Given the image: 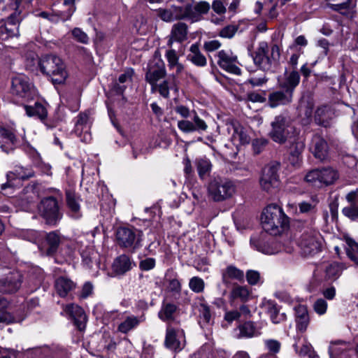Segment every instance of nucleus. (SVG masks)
Returning a JSON list of instances; mask_svg holds the SVG:
<instances>
[{
  "label": "nucleus",
  "mask_w": 358,
  "mask_h": 358,
  "mask_svg": "<svg viewBox=\"0 0 358 358\" xmlns=\"http://www.w3.org/2000/svg\"><path fill=\"white\" fill-rule=\"evenodd\" d=\"M32 0H3V10L8 13L6 19L0 21V40L7 41L20 36V22L27 15Z\"/></svg>",
  "instance_id": "nucleus-1"
},
{
  "label": "nucleus",
  "mask_w": 358,
  "mask_h": 358,
  "mask_svg": "<svg viewBox=\"0 0 358 358\" xmlns=\"http://www.w3.org/2000/svg\"><path fill=\"white\" fill-rule=\"evenodd\" d=\"M36 64H38L41 72L50 77L54 83H64L68 77L64 62L56 55L48 54L38 58L37 55L33 54L30 60L27 59L26 67L33 70L32 66Z\"/></svg>",
  "instance_id": "nucleus-2"
},
{
  "label": "nucleus",
  "mask_w": 358,
  "mask_h": 358,
  "mask_svg": "<svg viewBox=\"0 0 358 358\" xmlns=\"http://www.w3.org/2000/svg\"><path fill=\"white\" fill-rule=\"evenodd\" d=\"M174 20H187L195 22L201 20V15L208 12L210 5L201 1L196 4L186 3L182 6H171Z\"/></svg>",
  "instance_id": "nucleus-3"
},
{
  "label": "nucleus",
  "mask_w": 358,
  "mask_h": 358,
  "mask_svg": "<svg viewBox=\"0 0 358 358\" xmlns=\"http://www.w3.org/2000/svg\"><path fill=\"white\" fill-rule=\"evenodd\" d=\"M300 81V76L296 71H292L285 78V80L280 83V86L282 91H279L270 94V107H274L279 104H285L291 101L292 94L295 87L299 85Z\"/></svg>",
  "instance_id": "nucleus-4"
},
{
  "label": "nucleus",
  "mask_w": 358,
  "mask_h": 358,
  "mask_svg": "<svg viewBox=\"0 0 358 358\" xmlns=\"http://www.w3.org/2000/svg\"><path fill=\"white\" fill-rule=\"evenodd\" d=\"M235 191L234 185L227 179L214 178L208 185V194L215 201H222L231 198Z\"/></svg>",
  "instance_id": "nucleus-5"
},
{
  "label": "nucleus",
  "mask_w": 358,
  "mask_h": 358,
  "mask_svg": "<svg viewBox=\"0 0 358 358\" xmlns=\"http://www.w3.org/2000/svg\"><path fill=\"white\" fill-rule=\"evenodd\" d=\"M339 178L338 172L330 167L315 169L308 171L304 180L312 186L321 187L334 184Z\"/></svg>",
  "instance_id": "nucleus-6"
},
{
  "label": "nucleus",
  "mask_w": 358,
  "mask_h": 358,
  "mask_svg": "<svg viewBox=\"0 0 358 358\" xmlns=\"http://www.w3.org/2000/svg\"><path fill=\"white\" fill-rule=\"evenodd\" d=\"M143 236V231L133 227H122L118 228L116 232L117 244L122 248L133 250L141 246Z\"/></svg>",
  "instance_id": "nucleus-7"
},
{
  "label": "nucleus",
  "mask_w": 358,
  "mask_h": 358,
  "mask_svg": "<svg viewBox=\"0 0 358 358\" xmlns=\"http://www.w3.org/2000/svg\"><path fill=\"white\" fill-rule=\"evenodd\" d=\"M166 75L165 64L155 52L153 58L149 62L148 70L145 75V81L150 84V87L164 78Z\"/></svg>",
  "instance_id": "nucleus-8"
},
{
  "label": "nucleus",
  "mask_w": 358,
  "mask_h": 358,
  "mask_svg": "<svg viewBox=\"0 0 358 358\" xmlns=\"http://www.w3.org/2000/svg\"><path fill=\"white\" fill-rule=\"evenodd\" d=\"M268 207H265L260 216V222L262 226V231L258 235L253 236L251 238V243L255 247V248L264 253L267 255L268 253V232L267 225L268 224Z\"/></svg>",
  "instance_id": "nucleus-9"
},
{
  "label": "nucleus",
  "mask_w": 358,
  "mask_h": 358,
  "mask_svg": "<svg viewBox=\"0 0 358 358\" xmlns=\"http://www.w3.org/2000/svg\"><path fill=\"white\" fill-rule=\"evenodd\" d=\"M299 245L305 255H312L320 251L322 237L318 232H306L301 236Z\"/></svg>",
  "instance_id": "nucleus-10"
},
{
  "label": "nucleus",
  "mask_w": 358,
  "mask_h": 358,
  "mask_svg": "<svg viewBox=\"0 0 358 358\" xmlns=\"http://www.w3.org/2000/svg\"><path fill=\"white\" fill-rule=\"evenodd\" d=\"M32 84L24 74H17L11 78L10 92L19 98L24 99L31 94Z\"/></svg>",
  "instance_id": "nucleus-11"
},
{
  "label": "nucleus",
  "mask_w": 358,
  "mask_h": 358,
  "mask_svg": "<svg viewBox=\"0 0 358 358\" xmlns=\"http://www.w3.org/2000/svg\"><path fill=\"white\" fill-rule=\"evenodd\" d=\"M95 355L99 358H109L116 348V343L108 333H104L97 342H91Z\"/></svg>",
  "instance_id": "nucleus-12"
},
{
  "label": "nucleus",
  "mask_w": 358,
  "mask_h": 358,
  "mask_svg": "<svg viewBox=\"0 0 358 358\" xmlns=\"http://www.w3.org/2000/svg\"><path fill=\"white\" fill-rule=\"evenodd\" d=\"M185 344V332L182 329L174 328L169 324L166 328L165 345L167 348L174 350H181Z\"/></svg>",
  "instance_id": "nucleus-13"
},
{
  "label": "nucleus",
  "mask_w": 358,
  "mask_h": 358,
  "mask_svg": "<svg viewBox=\"0 0 358 358\" xmlns=\"http://www.w3.org/2000/svg\"><path fill=\"white\" fill-rule=\"evenodd\" d=\"M39 210L48 224H53L60 218L58 203L53 196L43 199L41 202Z\"/></svg>",
  "instance_id": "nucleus-14"
},
{
  "label": "nucleus",
  "mask_w": 358,
  "mask_h": 358,
  "mask_svg": "<svg viewBox=\"0 0 358 358\" xmlns=\"http://www.w3.org/2000/svg\"><path fill=\"white\" fill-rule=\"evenodd\" d=\"M217 57V64L221 69L234 75L241 74V70L237 66L238 63L237 56L234 55L230 50L219 51Z\"/></svg>",
  "instance_id": "nucleus-15"
},
{
  "label": "nucleus",
  "mask_w": 358,
  "mask_h": 358,
  "mask_svg": "<svg viewBox=\"0 0 358 358\" xmlns=\"http://www.w3.org/2000/svg\"><path fill=\"white\" fill-rule=\"evenodd\" d=\"M92 121L88 113H79L76 118L74 132L80 140L89 143L91 139L90 129Z\"/></svg>",
  "instance_id": "nucleus-16"
},
{
  "label": "nucleus",
  "mask_w": 358,
  "mask_h": 358,
  "mask_svg": "<svg viewBox=\"0 0 358 358\" xmlns=\"http://www.w3.org/2000/svg\"><path fill=\"white\" fill-rule=\"evenodd\" d=\"M229 132H231V141L236 146L249 144L250 137L246 129L237 121L231 120L227 127Z\"/></svg>",
  "instance_id": "nucleus-17"
},
{
  "label": "nucleus",
  "mask_w": 358,
  "mask_h": 358,
  "mask_svg": "<svg viewBox=\"0 0 358 358\" xmlns=\"http://www.w3.org/2000/svg\"><path fill=\"white\" fill-rule=\"evenodd\" d=\"M64 313L73 319L75 324L80 330L85 327L87 316L83 309L75 303H69L64 306Z\"/></svg>",
  "instance_id": "nucleus-18"
},
{
  "label": "nucleus",
  "mask_w": 358,
  "mask_h": 358,
  "mask_svg": "<svg viewBox=\"0 0 358 358\" xmlns=\"http://www.w3.org/2000/svg\"><path fill=\"white\" fill-rule=\"evenodd\" d=\"M34 171L31 168L17 166L15 167L14 171H10L7 173L8 182L2 185V189L13 185V180L16 179L27 180L34 176Z\"/></svg>",
  "instance_id": "nucleus-19"
},
{
  "label": "nucleus",
  "mask_w": 358,
  "mask_h": 358,
  "mask_svg": "<svg viewBox=\"0 0 358 358\" xmlns=\"http://www.w3.org/2000/svg\"><path fill=\"white\" fill-rule=\"evenodd\" d=\"M177 85L174 76H169L162 82L157 83L151 86V92L152 93H159V94L164 99L169 97L171 90L177 91Z\"/></svg>",
  "instance_id": "nucleus-20"
},
{
  "label": "nucleus",
  "mask_w": 358,
  "mask_h": 358,
  "mask_svg": "<svg viewBox=\"0 0 358 358\" xmlns=\"http://www.w3.org/2000/svg\"><path fill=\"white\" fill-rule=\"evenodd\" d=\"M55 287L59 296L66 297L76 289V283L67 276H59L55 280Z\"/></svg>",
  "instance_id": "nucleus-21"
},
{
  "label": "nucleus",
  "mask_w": 358,
  "mask_h": 358,
  "mask_svg": "<svg viewBox=\"0 0 358 358\" xmlns=\"http://www.w3.org/2000/svg\"><path fill=\"white\" fill-rule=\"evenodd\" d=\"M273 131L271 137L274 141L282 143L287 138L289 130L284 119L279 116L276 121L272 124Z\"/></svg>",
  "instance_id": "nucleus-22"
},
{
  "label": "nucleus",
  "mask_w": 358,
  "mask_h": 358,
  "mask_svg": "<svg viewBox=\"0 0 358 358\" xmlns=\"http://www.w3.org/2000/svg\"><path fill=\"white\" fill-rule=\"evenodd\" d=\"M188 26L184 22H177L172 27L168 45H171L173 42L182 43L187 40Z\"/></svg>",
  "instance_id": "nucleus-23"
},
{
  "label": "nucleus",
  "mask_w": 358,
  "mask_h": 358,
  "mask_svg": "<svg viewBox=\"0 0 358 358\" xmlns=\"http://www.w3.org/2000/svg\"><path fill=\"white\" fill-rule=\"evenodd\" d=\"M312 149L314 156L324 161L328 157L329 149L327 143L320 136H314L312 140Z\"/></svg>",
  "instance_id": "nucleus-24"
},
{
  "label": "nucleus",
  "mask_w": 358,
  "mask_h": 358,
  "mask_svg": "<svg viewBox=\"0 0 358 358\" xmlns=\"http://www.w3.org/2000/svg\"><path fill=\"white\" fill-rule=\"evenodd\" d=\"M178 128L183 132L189 133L196 130H206L207 125L205 122L198 116L194 115L193 121L183 120L178 121Z\"/></svg>",
  "instance_id": "nucleus-25"
},
{
  "label": "nucleus",
  "mask_w": 358,
  "mask_h": 358,
  "mask_svg": "<svg viewBox=\"0 0 358 358\" xmlns=\"http://www.w3.org/2000/svg\"><path fill=\"white\" fill-rule=\"evenodd\" d=\"M268 45L266 42L259 43V47L255 52L253 60L255 64L261 69H265L268 64Z\"/></svg>",
  "instance_id": "nucleus-26"
},
{
  "label": "nucleus",
  "mask_w": 358,
  "mask_h": 358,
  "mask_svg": "<svg viewBox=\"0 0 358 358\" xmlns=\"http://www.w3.org/2000/svg\"><path fill=\"white\" fill-rule=\"evenodd\" d=\"M8 301L3 297L0 296V322H20L24 319V315H13L7 312Z\"/></svg>",
  "instance_id": "nucleus-27"
},
{
  "label": "nucleus",
  "mask_w": 358,
  "mask_h": 358,
  "mask_svg": "<svg viewBox=\"0 0 358 358\" xmlns=\"http://www.w3.org/2000/svg\"><path fill=\"white\" fill-rule=\"evenodd\" d=\"M133 262L126 255H122L117 257L113 262L112 267L113 271L118 275L125 273L131 269Z\"/></svg>",
  "instance_id": "nucleus-28"
},
{
  "label": "nucleus",
  "mask_w": 358,
  "mask_h": 358,
  "mask_svg": "<svg viewBox=\"0 0 358 358\" xmlns=\"http://www.w3.org/2000/svg\"><path fill=\"white\" fill-rule=\"evenodd\" d=\"M222 282L224 285H229L231 280L242 281L244 279V273L242 270L233 265L228 266L222 271Z\"/></svg>",
  "instance_id": "nucleus-29"
},
{
  "label": "nucleus",
  "mask_w": 358,
  "mask_h": 358,
  "mask_svg": "<svg viewBox=\"0 0 358 358\" xmlns=\"http://www.w3.org/2000/svg\"><path fill=\"white\" fill-rule=\"evenodd\" d=\"M145 320V317L144 315H141L140 317L134 315L128 316L120 323L117 329L121 333L127 334L136 328L141 322H144Z\"/></svg>",
  "instance_id": "nucleus-30"
},
{
  "label": "nucleus",
  "mask_w": 358,
  "mask_h": 358,
  "mask_svg": "<svg viewBox=\"0 0 358 358\" xmlns=\"http://www.w3.org/2000/svg\"><path fill=\"white\" fill-rule=\"evenodd\" d=\"M21 275L18 273H13L3 282L2 291L6 293L15 292L21 286Z\"/></svg>",
  "instance_id": "nucleus-31"
},
{
  "label": "nucleus",
  "mask_w": 358,
  "mask_h": 358,
  "mask_svg": "<svg viewBox=\"0 0 358 358\" xmlns=\"http://www.w3.org/2000/svg\"><path fill=\"white\" fill-rule=\"evenodd\" d=\"M189 54L187 58L192 64L197 66L203 67L207 64L206 57L201 52L199 45L198 43L192 44L189 48Z\"/></svg>",
  "instance_id": "nucleus-32"
},
{
  "label": "nucleus",
  "mask_w": 358,
  "mask_h": 358,
  "mask_svg": "<svg viewBox=\"0 0 358 358\" xmlns=\"http://www.w3.org/2000/svg\"><path fill=\"white\" fill-rule=\"evenodd\" d=\"M250 295V290L247 286L236 285L229 294V301L232 303L236 299L246 301Z\"/></svg>",
  "instance_id": "nucleus-33"
},
{
  "label": "nucleus",
  "mask_w": 358,
  "mask_h": 358,
  "mask_svg": "<svg viewBox=\"0 0 358 358\" xmlns=\"http://www.w3.org/2000/svg\"><path fill=\"white\" fill-rule=\"evenodd\" d=\"M356 4L357 0H346L345 2L337 4L329 3L328 7L343 15H348L353 12Z\"/></svg>",
  "instance_id": "nucleus-34"
},
{
  "label": "nucleus",
  "mask_w": 358,
  "mask_h": 358,
  "mask_svg": "<svg viewBox=\"0 0 358 358\" xmlns=\"http://www.w3.org/2000/svg\"><path fill=\"white\" fill-rule=\"evenodd\" d=\"M29 117H34L42 122L48 128L57 126L59 119L56 113H27Z\"/></svg>",
  "instance_id": "nucleus-35"
},
{
  "label": "nucleus",
  "mask_w": 358,
  "mask_h": 358,
  "mask_svg": "<svg viewBox=\"0 0 358 358\" xmlns=\"http://www.w3.org/2000/svg\"><path fill=\"white\" fill-rule=\"evenodd\" d=\"M177 309L176 305L171 303H164L162 306L158 316L164 322L172 320L174 319Z\"/></svg>",
  "instance_id": "nucleus-36"
},
{
  "label": "nucleus",
  "mask_w": 358,
  "mask_h": 358,
  "mask_svg": "<svg viewBox=\"0 0 358 358\" xmlns=\"http://www.w3.org/2000/svg\"><path fill=\"white\" fill-rule=\"evenodd\" d=\"M270 319L274 324H279L286 320L287 315L282 307L270 302Z\"/></svg>",
  "instance_id": "nucleus-37"
},
{
  "label": "nucleus",
  "mask_w": 358,
  "mask_h": 358,
  "mask_svg": "<svg viewBox=\"0 0 358 358\" xmlns=\"http://www.w3.org/2000/svg\"><path fill=\"white\" fill-rule=\"evenodd\" d=\"M239 338H250L259 335L260 333L252 322H246L238 327Z\"/></svg>",
  "instance_id": "nucleus-38"
},
{
  "label": "nucleus",
  "mask_w": 358,
  "mask_h": 358,
  "mask_svg": "<svg viewBox=\"0 0 358 358\" xmlns=\"http://www.w3.org/2000/svg\"><path fill=\"white\" fill-rule=\"evenodd\" d=\"M16 142V137L13 129H7L6 128L0 127V148L5 150V145H14Z\"/></svg>",
  "instance_id": "nucleus-39"
},
{
  "label": "nucleus",
  "mask_w": 358,
  "mask_h": 358,
  "mask_svg": "<svg viewBox=\"0 0 358 358\" xmlns=\"http://www.w3.org/2000/svg\"><path fill=\"white\" fill-rule=\"evenodd\" d=\"M48 103L43 99H37L31 101L29 104L23 105L26 112H47L48 110Z\"/></svg>",
  "instance_id": "nucleus-40"
},
{
  "label": "nucleus",
  "mask_w": 358,
  "mask_h": 358,
  "mask_svg": "<svg viewBox=\"0 0 358 358\" xmlns=\"http://www.w3.org/2000/svg\"><path fill=\"white\" fill-rule=\"evenodd\" d=\"M66 203L71 211V216L74 218L80 217L81 216L80 213V204L75 195L71 192L66 193Z\"/></svg>",
  "instance_id": "nucleus-41"
},
{
  "label": "nucleus",
  "mask_w": 358,
  "mask_h": 358,
  "mask_svg": "<svg viewBox=\"0 0 358 358\" xmlns=\"http://www.w3.org/2000/svg\"><path fill=\"white\" fill-rule=\"evenodd\" d=\"M345 242L348 245L346 252L348 257L358 265V243L351 238H346Z\"/></svg>",
  "instance_id": "nucleus-42"
},
{
  "label": "nucleus",
  "mask_w": 358,
  "mask_h": 358,
  "mask_svg": "<svg viewBox=\"0 0 358 358\" xmlns=\"http://www.w3.org/2000/svg\"><path fill=\"white\" fill-rule=\"evenodd\" d=\"M33 166L37 168L43 174L50 176L52 174V167L49 164L43 162L41 157L38 153H35L32 158Z\"/></svg>",
  "instance_id": "nucleus-43"
},
{
  "label": "nucleus",
  "mask_w": 358,
  "mask_h": 358,
  "mask_svg": "<svg viewBox=\"0 0 358 358\" xmlns=\"http://www.w3.org/2000/svg\"><path fill=\"white\" fill-rule=\"evenodd\" d=\"M271 207H273L274 209H275L278 211V215L275 214L274 215H273V213H272L270 216V221L272 220L273 225L276 228H278V226L275 225V222L274 220H275V218H276L277 220H282V221L280 222V228L282 229H284L286 227H287L288 223H289L288 218L285 216V215L282 213V209L280 208H279L277 204H273V205L270 204V208ZM271 225V222H270V226Z\"/></svg>",
  "instance_id": "nucleus-44"
},
{
  "label": "nucleus",
  "mask_w": 358,
  "mask_h": 358,
  "mask_svg": "<svg viewBox=\"0 0 358 358\" xmlns=\"http://www.w3.org/2000/svg\"><path fill=\"white\" fill-rule=\"evenodd\" d=\"M60 238L59 235L55 232H50L46 234V243L48 245L47 248V254L51 255L55 252L59 244Z\"/></svg>",
  "instance_id": "nucleus-45"
},
{
  "label": "nucleus",
  "mask_w": 358,
  "mask_h": 358,
  "mask_svg": "<svg viewBox=\"0 0 358 358\" xmlns=\"http://www.w3.org/2000/svg\"><path fill=\"white\" fill-rule=\"evenodd\" d=\"M199 176L201 178H203L210 171V162L206 158L196 159L195 161Z\"/></svg>",
  "instance_id": "nucleus-46"
},
{
  "label": "nucleus",
  "mask_w": 358,
  "mask_h": 358,
  "mask_svg": "<svg viewBox=\"0 0 358 358\" xmlns=\"http://www.w3.org/2000/svg\"><path fill=\"white\" fill-rule=\"evenodd\" d=\"M83 262L87 268H92L94 265L97 267V254L92 249L88 252H83L81 254Z\"/></svg>",
  "instance_id": "nucleus-47"
},
{
  "label": "nucleus",
  "mask_w": 358,
  "mask_h": 358,
  "mask_svg": "<svg viewBox=\"0 0 358 358\" xmlns=\"http://www.w3.org/2000/svg\"><path fill=\"white\" fill-rule=\"evenodd\" d=\"M31 354L35 358H52L53 350L48 346L37 347L31 350Z\"/></svg>",
  "instance_id": "nucleus-48"
},
{
  "label": "nucleus",
  "mask_w": 358,
  "mask_h": 358,
  "mask_svg": "<svg viewBox=\"0 0 358 358\" xmlns=\"http://www.w3.org/2000/svg\"><path fill=\"white\" fill-rule=\"evenodd\" d=\"M348 348V345L343 342L331 343L329 349L331 358H336Z\"/></svg>",
  "instance_id": "nucleus-49"
},
{
  "label": "nucleus",
  "mask_w": 358,
  "mask_h": 358,
  "mask_svg": "<svg viewBox=\"0 0 358 358\" xmlns=\"http://www.w3.org/2000/svg\"><path fill=\"white\" fill-rule=\"evenodd\" d=\"M342 269L339 264L331 263L326 268V275L329 279H336L341 274Z\"/></svg>",
  "instance_id": "nucleus-50"
},
{
  "label": "nucleus",
  "mask_w": 358,
  "mask_h": 358,
  "mask_svg": "<svg viewBox=\"0 0 358 358\" xmlns=\"http://www.w3.org/2000/svg\"><path fill=\"white\" fill-rule=\"evenodd\" d=\"M189 289L195 293H201L203 291L205 283L203 279L199 277L194 276L189 280Z\"/></svg>",
  "instance_id": "nucleus-51"
},
{
  "label": "nucleus",
  "mask_w": 358,
  "mask_h": 358,
  "mask_svg": "<svg viewBox=\"0 0 358 358\" xmlns=\"http://www.w3.org/2000/svg\"><path fill=\"white\" fill-rule=\"evenodd\" d=\"M318 203V200L316 196H313L311 198V201H302L299 203V211L301 213H308L309 212L313 211L316 205Z\"/></svg>",
  "instance_id": "nucleus-52"
},
{
  "label": "nucleus",
  "mask_w": 358,
  "mask_h": 358,
  "mask_svg": "<svg viewBox=\"0 0 358 358\" xmlns=\"http://www.w3.org/2000/svg\"><path fill=\"white\" fill-rule=\"evenodd\" d=\"M127 114L119 113H110L109 115L112 124L119 131L121 130V127L127 124L124 120H123Z\"/></svg>",
  "instance_id": "nucleus-53"
},
{
  "label": "nucleus",
  "mask_w": 358,
  "mask_h": 358,
  "mask_svg": "<svg viewBox=\"0 0 358 358\" xmlns=\"http://www.w3.org/2000/svg\"><path fill=\"white\" fill-rule=\"evenodd\" d=\"M228 3L229 0H214L212 3V8L217 15H224L227 11L226 6Z\"/></svg>",
  "instance_id": "nucleus-54"
},
{
  "label": "nucleus",
  "mask_w": 358,
  "mask_h": 358,
  "mask_svg": "<svg viewBox=\"0 0 358 358\" xmlns=\"http://www.w3.org/2000/svg\"><path fill=\"white\" fill-rule=\"evenodd\" d=\"M71 34L73 38L81 43L87 44L89 43V37L80 28L76 27L71 30Z\"/></svg>",
  "instance_id": "nucleus-55"
},
{
  "label": "nucleus",
  "mask_w": 358,
  "mask_h": 358,
  "mask_svg": "<svg viewBox=\"0 0 358 358\" xmlns=\"http://www.w3.org/2000/svg\"><path fill=\"white\" fill-rule=\"evenodd\" d=\"M342 213L351 220H356L358 218V206L355 203H352L350 206L343 208Z\"/></svg>",
  "instance_id": "nucleus-56"
},
{
  "label": "nucleus",
  "mask_w": 358,
  "mask_h": 358,
  "mask_svg": "<svg viewBox=\"0 0 358 358\" xmlns=\"http://www.w3.org/2000/svg\"><path fill=\"white\" fill-rule=\"evenodd\" d=\"M279 166V163L275 162V164L270 167V185H273L274 187H278L280 183L279 177L277 174V170Z\"/></svg>",
  "instance_id": "nucleus-57"
},
{
  "label": "nucleus",
  "mask_w": 358,
  "mask_h": 358,
  "mask_svg": "<svg viewBox=\"0 0 358 358\" xmlns=\"http://www.w3.org/2000/svg\"><path fill=\"white\" fill-rule=\"evenodd\" d=\"M165 56L167 59L168 66H169V69H173L174 66L176 64L179 63L178 62V57L176 51L173 49L169 50L166 51Z\"/></svg>",
  "instance_id": "nucleus-58"
},
{
  "label": "nucleus",
  "mask_w": 358,
  "mask_h": 358,
  "mask_svg": "<svg viewBox=\"0 0 358 358\" xmlns=\"http://www.w3.org/2000/svg\"><path fill=\"white\" fill-rule=\"evenodd\" d=\"M238 30V27L236 25H228L222 28L220 31V36L226 38H232Z\"/></svg>",
  "instance_id": "nucleus-59"
},
{
  "label": "nucleus",
  "mask_w": 358,
  "mask_h": 358,
  "mask_svg": "<svg viewBox=\"0 0 358 358\" xmlns=\"http://www.w3.org/2000/svg\"><path fill=\"white\" fill-rule=\"evenodd\" d=\"M313 309L318 315H324L327 309V301L322 299H317L313 305Z\"/></svg>",
  "instance_id": "nucleus-60"
},
{
  "label": "nucleus",
  "mask_w": 358,
  "mask_h": 358,
  "mask_svg": "<svg viewBox=\"0 0 358 358\" xmlns=\"http://www.w3.org/2000/svg\"><path fill=\"white\" fill-rule=\"evenodd\" d=\"M64 4L69 6V8L66 11H64V15H62L61 17L63 20H67L70 19L76 10L74 0H65Z\"/></svg>",
  "instance_id": "nucleus-61"
},
{
  "label": "nucleus",
  "mask_w": 358,
  "mask_h": 358,
  "mask_svg": "<svg viewBox=\"0 0 358 358\" xmlns=\"http://www.w3.org/2000/svg\"><path fill=\"white\" fill-rule=\"evenodd\" d=\"M167 289L173 294H180L181 292V283L177 278H173L169 280Z\"/></svg>",
  "instance_id": "nucleus-62"
},
{
  "label": "nucleus",
  "mask_w": 358,
  "mask_h": 358,
  "mask_svg": "<svg viewBox=\"0 0 358 358\" xmlns=\"http://www.w3.org/2000/svg\"><path fill=\"white\" fill-rule=\"evenodd\" d=\"M259 184L262 188L265 190H268V171L266 166L264 167L262 170L259 177Z\"/></svg>",
  "instance_id": "nucleus-63"
},
{
  "label": "nucleus",
  "mask_w": 358,
  "mask_h": 358,
  "mask_svg": "<svg viewBox=\"0 0 358 358\" xmlns=\"http://www.w3.org/2000/svg\"><path fill=\"white\" fill-rule=\"evenodd\" d=\"M158 15L163 21H174L171 6L168 9H159L158 11Z\"/></svg>",
  "instance_id": "nucleus-64"
}]
</instances>
